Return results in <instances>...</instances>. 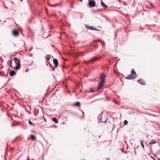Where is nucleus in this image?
Masks as SVG:
<instances>
[{
    "instance_id": "obj_1",
    "label": "nucleus",
    "mask_w": 160,
    "mask_h": 160,
    "mask_svg": "<svg viewBox=\"0 0 160 160\" xmlns=\"http://www.w3.org/2000/svg\"><path fill=\"white\" fill-rule=\"evenodd\" d=\"M14 62L16 64V66L13 68L14 69L16 70H18L21 67V64L19 60L16 58H15L14 59Z\"/></svg>"
},
{
    "instance_id": "obj_2",
    "label": "nucleus",
    "mask_w": 160,
    "mask_h": 160,
    "mask_svg": "<svg viewBox=\"0 0 160 160\" xmlns=\"http://www.w3.org/2000/svg\"><path fill=\"white\" fill-rule=\"evenodd\" d=\"M14 62L16 64V66L13 68L14 69L16 70H18L21 67V64L19 60L16 58H15L14 59Z\"/></svg>"
},
{
    "instance_id": "obj_3",
    "label": "nucleus",
    "mask_w": 160,
    "mask_h": 160,
    "mask_svg": "<svg viewBox=\"0 0 160 160\" xmlns=\"http://www.w3.org/2000/svg\"><path fill=\"white\" fill-rule=\"evenodd\" d=\"M106 77V75L104 73L101 75V88L105 84Z\"/></svg>"
},
{
    "instance_id": "obj_4",
    "label": "nucleus",
    "mask_w": 160,
    "mask_h": 160,
    "mask_svg": "<svg viewBox=\"0 0 160 160\" xmlns=\"http://www.w3.org/2000/svg\"><path fill=\"white\" fill-rule=\"evenodd\" d=\"M100 58V57H98V58H97V57H95L94 58H92L91 59L87 62H86V64L88 65L90 63H92L94 62L97 61Z\"/></svg>"
},
{
    "instance_id": "obj_5",
    "label": "nucleus",
    "mask_w": 160,
    "mask_h": 160,
    "mask_svg": "<svg viewBox=\"0 0 160 160\" xmlns=\"http://www.w3.org/2000/svg\"><path fill=\"white\" fill-rule=\"evenodd\" d=\"M89 4L91 7H94L96 5L95 2L94 1L92 0L89 1Z\"/></svg>"
},
{
    "instance_id": "obj_6",
    "label": "nucleus",
    "mask_w": 160,
    "mask_h": 160,
    "mask_svg": "<svg viewBox=\"0 0 160 160\" xmlns=\"http://www.w3.org/2000/svg\"><path fill=\"white\" fill-rule=\"evenodd\" d=\"M85 26L86 28H89L90 29L93 30H97L99 31L96 28H94V27L92 26H89L88 25H85Z\"/></svg>"
},
{
    "instance_id": "obj_7",
    "label": "nucleus",
    "mask_w": 160,
    "mask_h": 160,
    "mask_svg": "<svg viewBox=\"0 0 160 160\" xmlns=\"http://www.w3.org/2000/svg\"><path fill=\"white\" fill-rule=\"evenodd\" d=\"M36 137L34 135H32L30 136V137L28 138V139L31 140H32L33 141H35L36 139Z\"/></svg>"
},
{
    "instance_id": "obj_8",
    "label": "nucleus",
    "mask_w": 160,
    "mask_h": 160,
    "mask_svg": "<svg viewBox=\"0 0 160 160\" xmlns=\"http://www.w3.org/2000/svg\"><path fill=\"white\" fill-rule=\"evenodd\" d=\"M135 76H134L132 74H130L126 77V78L128 79H131L132 78H135Z\"/></svg>"
},
{
    "instance_id": "obj_9",
    "label": "nucleus",
    "mask_w": 160,
    "mask_h": 160,
    "mask_svg": "<svg viewBox=\"0 0 160 160\" xmlns=\"http://www.w3.org/2000/svg\"><path fill=\"white\" fill-rule=\"evenodd\" d=\"M12 34L14 36H17L18 35L19 32L18 30H14L12 31Z\"/></svg>"
},
{
    "instance_id": "obj_10",
    "label": "nucleus",
    "mask_w": 160,
    "mask_h": 160,
    "mask_svg": "<svg viewBox=\"0 0 160 160\" xmlns=\"http://www.w3.org/2000/svg\"><path fill=\"white\" fill-rule=\"evenodd\" d=\"M53 63L55 65V68H56L58 65V61L57 59H54L53 60Z\"/></svg>"
},
{
    "instance_id": "obj_11",
    "label": "nucleus",
    "mask_w": 160,
    "mask_h": 160,
    "mask_svg": "<svg viewBox=\"0 0 160 160\" xmlns=\"http://www.w3.org/2000/svg\"><path fill=\"white\" fill-rule=\"evenodd\" d=\"M15 74V72L13 70H11L9 72V74L11 77H12Z\"/></svg>"
},
{
    "instance_id": "obj_12",
    "label": "nucleus",
    "mask_w": 160,
    "mask_h": 160,
    "mask_svg": "<svg viewBox=\"0 0 160 160\" xmlns=\"http://www.w3.org/2000/svg\"><path fill=\"white\" fill-rule=\"evenodd\" d=\"M138 82L140 84H142V85H144V84H145V82H144V81L142 80V79H139L138 80Z\"/></svg>"
},
{
    "instance_id": "obj_13",
    "label": "nucleus",
    "mask_w": 160,
    "mask_h": 160,
    "mask_svg": "<svg viewBox=\"0 0 160 160\" xmlns=\"http://www.w3.org/2000/svg\"><path fill=\"white\" fill-rule=\"evenodd\" d=\"M101 4L105 8H106L107 7H108V6L106 5L104 2H103L102 0H101Z\"/></svg>"
},
{
    "instance_id": "obj_14",
    "label": "nucleus",
    "mask_w": 160,
    "mask_h": 160,
    "mask_svg": "<svg viewBox=\"0 0 160 160\" xmlns=\"http://www.w3.org/2000/svg\"><path fill=\"white\" fill-rule=\"evenodd\" d=\"M81 103L79 102H77L73 104V106H79L80 105Z\"/></svg>"
},
{
    "instance_id": "obj_15",
    "label": "nucleus",
    "mask_w": 160,
    "mask_h": 160,
    "mask_svg": "<svg viewBox=\"0 0 160 160\" xmlns=\"http://www.w3.org/2000/svg\"><path fill=\"white\" fill-rule=\"evenodd\" d=\"M48 63L49 65L52 68V71H54L55 70V68H54L53 67L52 64L51 63L49 62H48Z\"/></svg>"
},
{
    "instance_id": "obj_16",
    "label": "nucleus",
    "mask_w": 160,
    "mask_h": 160,
    "mask_svg": "<svg viewBox=\"0 0 160 160\" xmlns=\"http://www.w3.org/2000/svg\"><path fill=\"white\" fill-rule=\"evenodd\" d=\"M53 121L56 123H58V121L57 119L56 118H52Z\"/></svg>"
},
{
    "instance_id": "obj_17",
    "label": "nucleus",
    "mask_w": 160,
    "mask_h": 160,
    "mask_svg": "<svg viewBox=\"0 0 160 160\" xmlns=\"http://www.w3.org/2000/svg\"><path fill=\"white\" fill-rule=\"evenodd\" d=\"M156 143V142L154 140H152L149 143V144H154Z\"/></svg>"
},
{
    "instance_id": "obj_18",
    "label": "nucleus",
    "mask_w": 160,
    "mask_h": 160,
    "mask_svg": "<svg viewBox=\"0 0 160 160\" xmlns=\"http://www.w3.org/2000/svg\"><path fill=\"white\" fill-rule=\"evenodd\" d=\"M131 73L132 74H134V75L136 74V72L135 71L134 69H133L132 70Z\"/></svg>"
},
{
    "instance_id": "obj_19",
    "label": "nucleus",
    "mask_w": 160,
    "mask_h": 160,
    "mask_svg": "<svg viewBox=\"0 0 160 160\" xmlns=\"http://www.w3.org/2000/svg\"><path fill=\"white\" fill-rule=\"evenodd\" d=\"M140 142H141V146H142V147L143 148L144 147V144H143V141L141 140H140Z\"/></svg>"
},
{
    "instance_id": "obj_20",
    "label": "nucleus",
    "mask_w": 160,
    "mask_h": 160,
    "mask_svg": "<svg viewBox=\"0 0 160 160\" xmlns=\"http://www.w3.org/2000/svg\"><path fill=\"white\" fill-rule=\"evenodd\" d=\"M12 60H11L10 61V62H9V63H10V66L12 68H14L12 67Z\"/></svg>"
},
{
    "instance_id": "obj_21",
    "label": "nucleus",
    "mask_w": 160,
    "mask_h": 160,
    "mask_svg": "<svg viewBox=\"0 0 160 160\" xmlns=\"http://www.w3.org/2000/svg\"><path fill=\"white\" fill-rule=\"evenodd\" d=\"M128 123V122L127 120H125L124 121V124L125 125H127Z\"/></svg>"
},
{
    "instance_id": "obj_22",
    "label": "nucleus",
    "mask_w": 160,
    "mask_h": 160,
    "mask_svg": "<svg viewBox=\"0 0 160 160\" xmlns=\"http://www.w3.org/2000/svg\"><path fill=\"white\" fill-rule=\"evenodd\" d=\"M98 89L99 90L100 89V81L98 82Z\"/></svg>"
},
{
    "instance_id": "obj_23",
    "label": "nucleus",
    "mask_w": 160,
    "mask_h": 160,
    "mask_svg": "<svg viewBox=\"0 0 160 160\" xmlns=\"http://www.w3.org/2000/svg\"><path fill=\"white\" fill-rule=\"evenodd\" d=\"M28 122L30 125H32L33 124V123L30 120H29Z\"/></svg>"
},
{
    "instance_id": "obj_24",
    "label": "nucleus",
    "mask_w": 160,
    "mask_h": 160,
    "mask_svg": "<svg viewBox=\"0 0 160 160\" xmlns=\"http://www.w3.org/2000/svg\"><path fill=\"white\" fill-rule=\"evenodd\" d=\"M102 117H101V119H100V120H101V121H102V122H105L107 120V118H106V120H105V121H102Z\"/></svg>"
},
{
    "instance_id": "obj_25",
    "label": "nucleus",
    "mask_w": 160,
    "mask_h": 160,
    "mask_svg": "<svg viewBox=\"0 0 160 160\" xmlns=\"http://www.w3.org/2000/svg\"><path fill=\"white\" fill-rule=\"evenodd\" d=\"M83 53V52H82L81 53H79V54H77V56H79L80 55H82Z\"/></svg>"
},
{
    "instance_id": "obj_26",
    "label": "nucleus",
    "mask_w": 160,
    "mask_h": 160,
    "mask_svg": "<svg viewBox=\"0 0 160 160\" xmlns=\"http://www.w3.org/2000/svg\"><path fill=\"white\" fill-rule=\"evenodd\" d=\"M50 58L49 57H48L47 58V60L48 61L49 60H50Z\"/></svg>"
},
{
    "instance_id": "obj_27",
    "label": "nucleus",
    "mask_w": 160,
    "mask_h": 160,
    "mask_svg": "<svg viewBox=\"0 0 160 160\" xmlns=\"http://www.w3.org/2000/svg\"><path fill=\"white\" fill-rule=\"evenodd\" d=\"M94 92V91L92 89H91L90 90V92Z\"/></svg>"
},
{
    "instance_id": "obj_28",
    "label": "nucleus",
    "mask_w": 160,
    "mask_h": 160,
    "mask_svg": "<svg viewBox=\"0 0 160 160\" xmlns=\"http://www.w3.org/2000/svg\"><path fill=\"white\" fill-rule=\"evenodd\" d=\"M100 42H101V44H104V42H102L101 40L100 41Z\"/></svg>"
},
{
    "instance_id": "obj_29",
    "label": "nucleus",
    "mask_w": 160,
    "mask_h": 160,
    "mask_svg": "<svg viewBox=\"0 0 160 160\" xmlns=\"http://www.w3.org/2000/svg\"><path fill=\"white\" fill-rule=\"evenodd\" d=\"M74 4V3H72V4H71V7L72 8H73V7H72V5H73V4Z\"/></svg>"
},
{
    "instance_id": "obj_30",
    "label": "nucleus",
    "mask_w": 160,
    "mask_h": 160,
    "mask_svg": "<svg viewBox=\"0 0 160 160\" xmlns=\"http://www.w3.org/2000/svg\"><path fill=\"white\" fill-rule=\"evenodd\" d=\"M74 4V3H72V4H71V7L72 8H73V7H72V5H73V4Z\"/></svg>"
},
{
    "instance_id": "obj_31",
    "label": "nucleus",
    "mask_w": 160,
    "mask_h": 160,
    "mask_svg": "<svg viewBox=\"0 0 160 160\" xmlns=\"http://www.w3.org/2000/svg\"><path fill=\"white\" fill-rule=\"evenodd\" d=\"M27 160H30V158L28 157V159H27Z\"/></svg>"
},
{
    "instance_id": "obj_32",
    "label": "nucleus",
    "mask_w": 160,
    "mask_h": 160,
    "mask_svg": "<svg viewBox=\"0 0 160 160\" xmlns=\"http://www.w3.org/2000/svg\"><path fill=\"white\" fill-rule=\"evenodd\" d=\"M97 47V46L96 45H95L94 46L95 48H96Z\"/></svg>"
},
{
    "instance_id": "obj_33",
    "label": "nucleus",
    "mask_w": 160,
    "mask_h": 160,
    "mask_svg": "<svg viewBox=\"0 0 160 160\" xmlns=\"http://www.w3.org/2000/svg\"><path fill=\"white\" fill-rule=\"evenodd\" d=\"M100 120H99L98 121V123H99V121H100Z\"/></svg>"
},
{
    "instance_id": "obj_34",
    "label": "nucleus",
    "mask_w": 160,
    "mask_h": 160,
    "mask_svg": "<svg viewBox=\"0 0 160 160\" xmlns=\"http://www.w3.org/2000/svg\"><path fill=\"white\" fill-rule=\"evenodd\" d=\"M82 0H80V2H82Z\"/></svg>"
},
{
    "instance_id": "obj_35",
    "label": "nucleus",
    "mask_w": 160,
    "mask_h": 160,
    "mask_svg": "<svg viewBox=\"0 0 160 160\" xmlns=\"http://www.w3.org/2000/svg\"><path fill=\"white\" fill-rule=\"evenodd\" d=\"M99 138H100V135H99Z\"/></svg>"
},
{
    "instance_id": "obj_36",
    "label": "nucleus",
    "mask_w": 160,
    "mask_h": 160,
    "mask_svg": "<svg viewBox=\"0 0 160 160\" xmlns=\"http://www.w3.org/2000/svg\"><path fill=\"white\" fill-rule=\"evenodd\" d=\"M98 119H99V118H98L99 116H98Z\"/></svg>"
},
{
    "instance_id": "obj_37",
    "label": "nucleus",
    "mask_w": 160,
    "mask_h": 160,
    "mask_svg": "<svg viewBox=\"0 0 160 160\" xmlns=\"http://www.w3.org/2000/svg\"><path fill=\"white\" fill-rule=\"evenodd\" d=\"M159 160H160V158H159Z\"/></svg>"
}]
</instances>
